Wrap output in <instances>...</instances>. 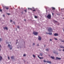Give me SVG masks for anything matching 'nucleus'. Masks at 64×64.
<instances>
[{
	"mask_svg": "<svg viewBox=\"0 0 64 64\" xmlns=\"http://www.w3.org/2000/svg\"><path fill=\"white\" fill-rule=\"evenodd\" d=\"M38 58H40V57H39V56H38Z\"/></svg>",
	"mask_w": 64,
	"mask_h": 64,
	"instance_id": "ea45409f",
	"label": "nucleus"
},
{
	"mask_svg": "<svg viewBox=\"0 0 64 64\" xmlns=\"http://www.w3.org/2000/svg\"><path fill=\"white\" fill-rule=\"evenodd\" d=\"M0 12H2V10L0 9Z\"/></svg>",
	"mask_w": 64,
	"mask_h": 64,
	"instance_id": "cd10ccee",
	"label": "nucleus"
},
{
	"mask_svg": "<svg viewBox=\"0 0 64 64\" xmlns=\"http://www.w3.org/2000/svg\"><path fill=\"white\" fill-rule=\"evenodd\" d=\"M61 59V58H58L57 57L56 58V60H60Z\"/></svg>",
	"mask_w": 64,
	"mask_h": 64,
	"instance_id": "423d86ee",
	"label": "nucleus"
},
{
	"mask_svg": "<svg viewBox=\"0 0 64 64\" xmlns=\"http://www.w3.org/2000/svg\"><path fill=\"white\" fill-rule=\"evenodd\" d=\"M2 57L1 56H0V61H1L2 60Z\"/></svg>",
	"mask_w": 64,
	"mask_h": 64,
	"instance_id": "9d476101",
	"label": "nucleus"
},
{
	"mask_svg": "<svg viewBox=\"0 0 64 64\" xmlns=\"http://www.w3.org/2000/svg\"><path fill=\"white\" fill-rule=\"evenodd\" d=\"M8 47H10V44H8Z\"/></svg>",
	"mask_w": 64,
	"mask_h": 64,
	"instance_id": "5701e85b",
	"label": "nucleus"
},
{
	"mask_svg": "<svg viewBox=\"0 0 64 64\" xmlns=\"http://www.w3.org/2000/svg\"><path fill=\"white\" fill-rule=\"evenodd\" d=\"M33 57H34V58H35L36 57L34 55H33Z\"/></svg>",
	"mask_w": 64,
	"mask_h": 64,
	"instance_id": "aec40b11",
	"label": "nucleus"
},
{
	"mask_svg": "<svg viewBox=\"0 0 64 64\" xmlns=\"http://www.w3.org/2000/svg\"><path fill=\"white\" fill-rule=\"evenodd\" d=\"M28 9H30V10H32V9L31 8H28Z\"/></svg>",
	"mask_w": 64,
	"mask_h": 64,
	"instance_id": "a211bd4d",
	"label": "nucleus"
},
{
	"mask_svg": "<svg viewBox=\"0 0 64 64\" xmlns=\"http://www.w3.org/2000/svg\"><path fill=\"white\" fill-rule=\"evenodd\" d=\"M50 57L51 58H52V59H54V58H55L54 57L52 56H51Z\"/></svg>",
	"mask_w": 64,
	"mask_h": 64,
	"instance_id": "9b49d317",
	"label": "nucleus"
},
{
	"mask_svg": "<svg viewBox=\"0 0 64 64\" xmlns=\"http://www.w3.org/2000/svg\"><path fill=\"white\" fill-rule=\"evenodd\" d=\"M24 11L26 12H27V10H24Z\"/></svg>",
	"mask_w": 64,
	"mask_h": 64,
	"instance_id": "2f4dec72",
	"label": "nucleus"
},
{
	"mask_svg": "<svg viewBox=\"0 0 64 64\" xmlns=\"http://www.w3.org/2000/svg\"><path fill=\"white\" fill-rule=\"evenodd\" d=\"M40 55L41 56H42V55H43V54L42 53H40Z\"/></svg>",
	"mask_w": 64,
	"mask_h": 64,
	"instance_id": "ddd939ff",
	"label": "nucleus"
},
{
	"mask_svg": "<svg viewBox=\"0 0 64 64\" xmlns=\"http://www.w3.org/2000/svg\"><path fill=\"white\" fill-rule=\"evenodd\" d=\"M12 47H11L10 48V50H12Z\"/></svg>",
	"mask_w": 64,
	"mask_h": 64,
	"instance_id": "b1692460",
	"label": "nucleus"
},
{
	"mask_svg": "<svg viewBox=\"0 0 64 64\" xmlns=\"http://www.w3.org/2000/svg\"><path fill=\"white\" fill-rule=\"evenodd\" d=\"M62 42H64V40L62 41Z\"/></svg>",
	"mask_w": 64,
	"mask_h": 64,
	"instance_id": "473e14b6",
	"label": "nucleus"
},
{
	"mask_svg": "<svg viewBox=\"0 0 64 64\" xmlns=\"http://www.w3.org/2000/svg\"><path fill=\"white\" fill-rule=\"evenodd\" d=\"M32 11H33H33H36V10H33Z\"/></svg>",
	"mask_w": 64,
	"mask_h": 64,
	"instance_id": "bb28decb",
	"label": "nucleus"
},
{
	"mask_svg": "<svg viewBox=\"0 0 64 64\" xmlns=\"http://www.w3.org/2000/svg\"><path fill=\"white\" fill-rule=\"evenodd\" d=\"M23 56H24L25 57V56H26V55L25 54H24Z\"/></svg>",
	"mask_w": 64,
	"mask_h": 64,
	"instance_id": "393cba45",
	"label": "nucleus"
},
{
	"mask_svg": "<svg viewBox=\"0 0 64 64\" xmlns=\"http://www.w3.org/2000/svg\"><path fill=\"white\" fill-rule=\"evenodd\" d=\"M46 62V60H44V62L45 63Z\"/></svg>",
	"mask_w": 64,
	"mask_h": 64,
	"instance_id": "4be33fe9",
	"label": "nucleus"
},
{
	"mask_svg": "<svg viewBox=\"0 0 64 64\" xmlns=\"http://www.w3.org/2000/svg\"><path fill=\"white\" fill-rule=\"evenodd\" d=\"M10 21L11 22L12 21V20H10Z\"/></svg>",
	"mask_w": 64,
	"mask_h": 64,
	"instance_id": "4c0bfd02",
	"label": "nucleus"
},
{
	"mask_svg": "<svg viewBox=\"0 0 64 64\" xmlns=\"http://www.w3.org/2000/svg\"><path fill=\"white\" fill-rule=\"evenodd\" d=\"M47 17L48 19H50L51 18V15L50 14H49L47 16Z\"/></svg>",
	"mask_w": 64,
	"mask_h": 64,
	"instance_id": "f257e3e1",
	"label": "nucleus"
},
{
	"mask_svg": "<svg viewBox=\"0 0 64 64\" xmlns=\"http://www.w3.org/2000/svg\"><path fill=\"white\" fill-rule=\"evenodd\" d=\"M35 18H38V17L37 16H35Z\"/></svg>",
	"mask_w": 64,
	"mask_h": 64,
	"instance_id": "412c9836",
	"label": "nucleus"
},
{
	"mask_svg": "<svg viewBox=\"0 0 64 64\" xmlns=\"http://www.w3.org/2000/svg\"><path fill=\"white\" fill-rule=\"evenodd\" d=\"M11 58L12 59H14V56H12L11 57Z\"/></svg>",
	"mask_w": 64,
	"mask_h": 64,
	"instance_id": "1a4fd4ad",
	"label": "nucleus"
},
{
	"mask_svg": "<svg viewBox=\"0 0 64 64\" xmlns=\"http://www.w3.org/2000/svg\"><path fill=\"white\" fill-rule=\"evenodd\" d=\"M24 21H26V19H24Z\"/></svg>",
	"mask_w": 64,
	"mask_h": 64,
	"instance_id": "79ce46f5",
	"label": "nucleus"
},
{
	"mask_svg": "<svg viewBox=\"0 0 64 64\" xmlns=\"http://www.w3.org/2000/svg\"><path fill=\"white\" fill-rule=\"evenodd\" d=\"M40 59H43V57H42V58H41V57H40Z\"/></svg>",
	"mask_w": 64,
	"mask_h": 64,
	"instance_id": "6ab92c4d",
	"label": "nucleus"
},
{
	"mask_svg": "<svg viewBox=\"0 0 64 64\" xmlns=\"http://www.w3.org/2000/svg\"><path fill=\"white\" fill-rule=\"evenodd\" d=\"M64 19V18H63Z\"/></svg>",
	"mask_w": 64,
	"mask_h": 64,
	"instance_id": "603ef678",
	"label": "nucleus"
},
{
	"mask_svg": "<svg viewBox=\"0 0 64 64\" xmlns=\"http://www.w3.org/2000/svg\"><path fill=\"white\" fill-rule=\"evenodd\" d=\"M4 30H5V29H6V30H8V28H7V27H4Z\"/></svg>",
	"mask_w": 64,
	"mask_h": 64,
	"instance_id": "0eeeda50",
	"label": "nucleus"
},
{
	"mask_svg": "<svg viewBox=\"0 0 64 64\" xmlns=\"http://www.w3.org/2000/svg\"><path fill=\"white\" fill-rule=\"evenodd\" d=\"M60 51H61V50H60Z\"/></svg>",
	"mask_w": 64,
	"mask_h": 64,
	"instance_id": "49530a36",
	"label": "nucleus"
},
{
	"mask_svg": "<svg viewBox=\"0 0 64 64\" xmlns=\"http://www.w3.org/2000/svg\"><path fill=\"white\" fill-rule=\"evenodd\" d=\"M3 17H4V16H5V15H3Z\"/></svg>",
	"mask_w": 64,
	"mask_h": 64,
	"instance_id": "58836bf2",
	"label": "nucleus"
},
{
	"mask_svg": "<svg viewBox=\"0 0 64 64\" xmlns=\"http://www.w3.org/2000/svg\"><path fill=\"white\" fill-rule=\"evenodd\" d=\"M46 51H48V50H49V49L47 48L46 49Z\"/></svg>",
	"mask_w": 64,
	"mask_h": 64,
	"instance_id": "2eb2a0df",
	"label": "nucleus"
},
{
	"mask_svg": "<svg viewBox=\"0 0 64 64\" xmlns=\"http://www.w3.org/2000/svg\"><path fill=\"white\" fill-rule=\"evenodd\" d=\"M35 44L34 43H33V45H35Z\"/></svg>",
	"mask_w": 64,
	"mask_h": 64,
	"instance_id": "c85d7f7f",
	"label": "nucleus"
},
{
	"mask_svg": "<svg viewBox=\"0 0 64 64\" xmlns=\"http://www.w3.org/2000/svg\"><path fill=\"white\" fill-rule=\"evenodd\" d=\"M63 48H64V46H63Z\"/></svg>",
	"mask_w": 64,
	"mask_h": 64,
	"instance_id": "de8ad7c7",
	"label": "nucleus"
},
{
	"mask_svg": "<svg viewBox=\"0 0 64 64\" xmlns=\"http://www.w3.org/2000/svg\"><path fill=\"white\" fill-rule=\"evenodd\" d=\"M8 14V15H10V14Z\"/></svg>",
	"mask_w": 64,
	"mask_h": 64,
	"instance_id": "72a5a7b5",
	"label": "nucleus"
},
{
	"mask_svg": "<svg viewBox=\"0 0 64 64\" xmlns=\"http://www.w3.org/2000/svg\"><path fill=\"white\" fill-rule=\"evenodd\" d=\"M6 8V10H8V9H9V8H7V7H5Z\"/></svg>",
	"mask_w": 64,
	"mask_h": 64,
	"instance_id": "4468645a",
	"label": "nucleus"
},
{
	"mask_svg": "<svg viewBox=\"0 0 64 64\" xmlns=\"http://www.w3.org/2000/svg\"><path fill=\"white\" fill-rule=\"evenodd\" d=\"M62 9H61V11H62Z\"/></svg>",
	"mask_w": 64,
	"mask_h": 64,
	"instance_id": "c03bdc74",
	"label": "nucleus"
},
{
	"mask_svg": "<svg viewBox=\"0 0 64 64\" xmlns=\"http://www.w3.org/2000/svg\"><path fill=\"white\" fill-rule=\"evenodd\" d=\"M0 47H1V45H0Z\"/></svg>",
	"mask_w": 64,
	"mask_h": 64,
	"instance_id": "a18cd8bd",
	"label": "nucleus"
},
{
	"mask_svg": "<svg viewBox=\"0 0 64 64\" xmlns=\"http://www.w3.org/2000/svg\"><path fill=\"white\" fill-rule=\"evenodd\" d=\"M41 37L40 36H38V40H40V41L41 40Z\"/></svg>",
	"mask_w": 64,
	"mask_h": 64,
	"instance_id": "20e7f679",
	"label": "nucleus"
},
{
	"mask_svg": "<svg viewBox=\"0 0 64 64\" xmlns=\"http://www.w3.org/2000/svg\"><path fill=\"white\" fill-rule=\"evenodd\" d=\"M50 40L51 41H52V40H51V39H50Z\"/></svg>",
	"mask_w": 64,
	"mask_h": 64,
	"instance_id": "f704fd0d",
	"label": "nucleus"
},
{
	"mask_svg": "<svg viewBox=\"0 0 64 64\" xmlns=\"http://www.w3.org/2000/svg\"><path fill=\"white\" fill-rule=\"evenodd\" d=\"M1 39L0 38V41H1Z\"/></svg>",
	"mask_w": 64,
	"mask_h": 64,
	"instance_id": "a19ab883",
	"label": "nucleus"
},
{
	"mask_svg": "<svg viewBox=\"0 0 64 64\" xmlns=\"http://www.w3.org/2000/svg\"><path fill=\"white\" fill-rule=\"evenodd\" d=\"M48 32H52V28H48Z\"/></svg>",
	"mask_w": 64,
	"mask_h": 64,
	"instance_id": "f03ea898",
	"label": "nucleus"
},
{
	"mask_svg": "<svg viewBox=\"0 0 64 64\" xmlns=\"http://www.w3.org/2000/svg\"><path fill=\"white\" fill-rule=\"evenodd\" d=\"M54 36H58V34L57 33H55L54 34Z\"/></svg>",
	"mask_w": 64,
	"mask_h": 64,
	"instance_id": "6e6552de",
	"label": "nucleus"
},
{
	"mask_svg": "<svg viewBox=\"0 0 64 64\" xmlns=\"http://www.w3.org/2000/svg\"><path fill=\"white\" fill-rule=\"evenodd\" d=\"M17 28H19V26H17Z\"/></svg>",
	"mask_w": 64,
	"mask_h": 64,
	"instance_id": "c756f323",
	"label": "nucleus"
},
{
	"mask_svg": "<svg viewBox=\"0 0 64 64\" xmlns=\"http://www.w3.org/2000/svg\"><path fill=\"white\" fill-rule=\"evenodd\" d=\"M8 60H10V58H9V57L8 56Z\"/></svg>",
	"mask_w": 64,
	"mask_h": 64,
	"instance_id": "a878e982",
	"label": "nucleus"
},
{
	"mask_svg": "<svg viewBox=\"0 0 64 64\" xmlns=\"http://www.w3.org/2000/svg\"><path fill=\"white\" fill-rule=\"evenodd\" d=\"M16 44H17V42L16 43Z\"/></svg>",
	"mask_w": 64,
	"mask_h": 64,
	"instance_id": "864d4df0",
	"label": "nucleus"
},
{
	"mask_svg": "<svg viewBox=\"0 0 64 64\" xmlns=\"http://www.w3.org/2000/svg\"><path fill=\"white\" fill-rule=\"evenodd\" d=\"M47 34H49V35H52V33L50 32V33H46Z\"/></svg>",
	"mask_w": 64,
	"mask_h": 64,
	"instance_id": "f8f14e48",
	"label": "nucleus"
},
{
	"mask_svg": "<svg viewBox=\"0 0 64 64\" xmlns=\"http://www.w3.org/2000/svg\"><path fill=\"white\" fill-rule=\"evenodd\" d=\"M63 31L64 32V28L63 29Z\"/></svg>",
	"mask_w": 64,
	"mask_h": 64,
	"instance_id": "e433bc0d",
	"label": "nucleus"
},
{
	"mask_svg": "<svg viewBox=\"0 0 64 64\" xmlns=\"http://www.w3.org/2000/svg\"><path fill=\"white\" fill-rule=\"evenodd\" d=\"M33 34L35 35H37V34H38V32H33Z\"/></svg>",
	"mask_w": 64,
	"mask_h": 64,
	"instance_id": "7ed1b4c3",
	"label": "nucleus"
},
{
	"mask_svg": "<svg viewBox=\"0 0 64 64\" xmlns=\"http://www.w3.org/2000/svg\"><path fill=\"white\" fill-rule=\"evenodd\" d=\"M54 39H55V40H57V38H54Z\"/></svg>",
	"mask_w": 64,
	"mask_h": 64,
	"instance_id": "7c9ffc66",
	"label": "nucleus"
},
{
	"mask_svg": "<svg viewBox=\"0 0 64 64\" xmlns=\"http://www.w3.org/2000/svg\"><path fill=\"white\" fill-rule=\"evenodd\" d=\"M0 51H1V49L0 48Z\"/></svg>",
	"mask_w": 64,
	"mask_h": 64,
	"instance_id": "8fccbe9b",
	"label": "nucleus"
},
{
	"mask_svg": "<svg viewBox=\"0 0 64 64\" xmlns=\"http://www.w3.org/2000/svg\"><path fill=\"white\" fill-rule=\"evenodd\" d=\"M47 63H49L50 64H51V62L50 61H46Z\"/></svg>",
	"mask_w": 64,
	"mask_h": 64,
	"instance_id": "39448f33",
	"label": "nucleus"
},
{
	"mask_svg": "<svg viewBox=\"0 0 64 64\" xmlns=\"http://www.w3.org/2000/svg\"><path fill=\"white\" fill-rule=\"evenodd\" d=\"M37 45L38 46H39V44H38Z\"/></svg>",
	"mask_w": 64,
	"mask_h": 64,
	"instance_id": "37998d69",
	"label": "nucleus"
},
{
	"mask_svg": "<svg viewBox=\"0 0 64 64\" xmlns=\"http://www.w3.org/2000/svg\"><path fill=\"white\" fill-rule=\"evenodd\" d=\"M46 46H44V47H45Z\"/></svg>",
	"mask_w": 64,
	"mask_h": 64,
	"instance_id": "3c124183",
	"label": "nucleus"
},
{
	"mask_svg": "<svg viewBox=\"0 0 64 64\" xmlns=\"http://www.w3.org/2000/svg\"><path fill=\"white\" fill-rule=\"evenodd\" d=\"M52 15H53V16L54 15V13H52Z\"/></svg>",
	"mask_w": 64,
	"mask_h": 64,
	"instance_id": "c9c22d12",
	"label": "nucleus"
},
{
	"mask_svg": "<svg viewBox=\"0 0 64 64\" xmlns=\"http://www.w3.org/2000/svg\"><path fill=\"white\" fill-rule=\"evenodd\" d=\"M16 41H18V40H16Z\"/></svg>",
	"mask_w": 64,
	"mask_h": 64,
	"instance_id": "09e8293b",
	"label": "nucleus"
},
{
	"mask_svg": "<svg viewBox=\"0 0 64 64\" xmlns=\"http://www.w3.org/2000/svg\"><path fill=\"white\" fill-rule=\"evenodd\" d=\"M60 48H63V46H60Z\"/></svg>",
	"mask_w": 64,
	"mask_h": 64,
	"instance_id": "f3484780",
	"label": "nucleus"
},
{
	"mask_svg": "<svg viewBox=\"0 0 64 64\" xmlns=\"http://www.w3.org/2000/svg\"><path fill=\"white\" fill-rule=\"evenodd\" d=\"M52 10H55V8H54L52 7Z\"/></svg>",
	"mask_w": 64,
	"mask_h": 64,
	"instance_id": "dca6fc26",
	"label": "nucleus"
}]
</instances>
